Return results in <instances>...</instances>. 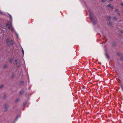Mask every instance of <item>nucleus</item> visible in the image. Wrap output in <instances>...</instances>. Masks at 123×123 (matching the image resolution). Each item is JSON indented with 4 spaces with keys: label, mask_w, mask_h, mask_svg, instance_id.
Returning <instances> with one entry per match:
<instances>
[{
    "label": "nucleus",
    "mask_w": 123,
    "mask_h": 123,
    "mask_svg": "<svg viewBox=\"0 0 123 123\" xmlns=\"http://www.w3.org/2000/svg\"><path fill=\"white\" fill-rule=\"evenodd\" d=\"M114 20H117V17H114Z\"/></svg>",
    "instance_id": "obj_11"
},
{
    "label": "nucleus",
    "mask_w": 123,
    "mask_h": 123,
    "mask_svg": "<svg viewBox=\"0 0 123 123\" xmlns=\"http://www.w3.org/2000/svg\"><path fill=\"white\" fill-rule=\"evenodd\" d=\"M18 99H17L16 100H15L16 102H17L18 101Z\"/></svg>",
    "instance_id": "obj_22"
},
{
    "label": "nucleus",
    "mask_w": 123,
    "mask_h": 123,
    "mask_svg": "<svg viewBox=\"0 0 123 123\" xmlns=\"http://www.w3.org/2000/svg\"><path fill=\"white\" fill-rule=\"evenodd\" d=\"M121 59L123 61V57H122L121 58Z\"/></svg>",
    "instance_id": "obj_25"
},
{
    "label": "nucleus",
    "mask_w": 123,
    "mask_h": 123,
    "mask_svg": "<svg viewBox=\"0 0 123 123\" xmlns=\"http://www.w3.org/2000/svg\"><path fill=\"white\" fill-rule=\"evenodd\" d=\"M105 55H106V57L108 59H109V55H108V54L107 53H105Z\"/></svg>",
    "instance_id": "obj_5"
},
{
    "label": "nucleus",
    "mask_w": 123,
    "mask_h": 123,
    "mask_svg": "<svg viewBox=\"0 0 123 123\" xmlns=\"http://www.w3.org/2000/svg\"><path fill=\"white\" fill-rule=\"evenodd\" d=\"M0 14H2V12L0 11Z\"/></svg>",
    "instance_id": "obj_24"
},
{
    "label": "nucleus",
    "mask_w": 123,
    "mask_h": 123,
    "mask_svg": "<svg viewBox=\"0 0 123 123\" xmlns=\"http://www.w3.org/2000/svg\"><path fill=\"white\" fill-rule=\"evenodd\" d=\"M20 117V116H19V115H18L17 117H16V118H15V121H16L17 120V119H18V118L19 117Z\"/></svg>",
    "instance_id": "obj_7"
},
{
    "label": "nucleus",
    "mask_w": 123,
    "mask_h": 123,
    "mask_svg": "<svg viewBox=\"0 0 123 123\" xmlns=\"http://www.w3.org/2000/svg\"><path fill=\"white\" fill-rule=\"evenodd\" d=\"M7 105H5V107L4 109V111H6L7 110Z\"/></svg>",
    "instance_id": "obj_4"
},
{
    "label": "nucleus",
    "mask_w": 123,
    "mask_h": 123,
    "mask_svg": "<svg viewBox=\"0 0 123 123\" xmlns=\"http://www.w3.org/2000/svg\"><path fill=\"white\" fill-rule=\"evenodd\" d=\"M102 1L103 2H105V0H102Z\"/></svg>",
    "instance_id": "obj_21"
},
{
    "label": "nucleus",
    "mask_w": 123,
    "mask_h": 123,
    "mask_svg": "<svg viewBox=\"0 0 123 123\" xmlns=\"http://www.w3.org/2000/svg\"><path fill=\"white\" fill-rule=\"evenodd\" d=\"M121 89H122V90L123 91V87L122 86L121 87Z\"/></svg>",
    "instance_id": "obj_27"
},
{
    "label": "nucleus",
    "mask_w": 123,
    "mask_h": 123,
    "mask_svg": "<svg viewBox=\"0 0 123 123\" xmlns=\"http://www.w3.org/2000/svg\"><path fill=\"white\" fill-rule=\"evenodd\" d=\"M26 104V102H25V103H24L23 104V106L25 105Z\"/></svg>",
    "instance_id": "obj_17"
},
{
    "label": "nucleus",
    "mask_w": 123,
    "mask_h": 123,
    "mask_svg": "<svg viewBox=\"0 0 123 123\" xmlns=\"http://www.w3.org/2000/svg\"><path fill=\"white\" fill-rule=\"evenodd\" d=\"M7 67V65H4V68H5L6 67Z\"/></svg>",
    "instance_id": "obj_19"
},
{
    "label": "nucleus",
    "mask_w": 123,
    "mask_h": 123,
    "mask_svg": "<svg viewBox=\"0 0 123 123\" xmlns=\"http://www.w3.org/2000/svg\"><path fill=\"white\" fill-rule=\"evenodd\" d=\"M5 97H6V96H4V97L5 98Z\"/></svg>",
    "instance_id": "obj_32"
},
{
    "label": "nucleus",
    "mask_w": 123,
    "mask_h": 123,
    "mask_svg": "<svg viewBox=\"0 0 123 123\" xmlns=\"http://www.w3.org/2000/svg\"><path fill=\"white\" fill-rule=\"evenodd\" d=\"M9 41V39H8L7 38L6 40V44L7 45V46H9V44H8Z\"/></svg>",
    "instance_id": "obj_3"
},
{
    "label": "nucleus",
    "mask_w": 123,
    "mask_h": 123,
    "mask_svg": "<svg viewBox=\"0 0 123 123\" xmlns=\"http://www.w3.org/2000/svg\"><path fill=\"white\" fill-rule=\"evenodd\" d=\"M15 63L17 64V60H16L15 62Z\"/></svg>",
    "instance_id": "obj_12"
},
{
    "label": "nucleus",
    "mask_w": 123,
    "mask_h": 123,
    "mask_svg": "<svg viewBox=\"0 0 123 123\" xmlns=\"http://www.w3.org/2000/svg\"><path fill=\"white\" fill-rule=\"evenodd\" d=\"M121 32L122 33V31H121Z\"/></svg>",
    "instance_id": "obj_33"
},
{
    "label": "nucleus",
    "mask_w": 123,
    "mask_h": 123,
    "mask_svg": "<svg viewBox=\"0 0 123 123\" xmlns=\"http://www.w3.org/2000/svg\"><path fill=\"white\" fill-rule=\"evenodd\" d=\"M89 15L90 16V19L92 21L93 25H95L96 24V22L94 20V18L91 15L90 12H89Z\"/></svg>",
    "instance_id": "obj_2"
},
{
    "label": "nucleus",
    "mask_w": 123,
    "mask_h": 123,
    "mask_svg": "<svg viewBox=\"0 0 123 123\" xmlns=\"http://www.w3.org/2000/svg\"><path fill=\"white\" fill-rule=\"evenodd\" d=\"M11 45H13V40H11L10 42Z\"/></svg>",
    "instance_id": "obj_6"
},
{
    "label": "nucleus",
    "mask_w": 123,
    "mask_h": 123,
    "mask_svg": "<svg viewBox=\"0 0 123 123\" xmlns=\"http://www.w3.org/2000/svg\"><path fill=\"white\" fill-rule=\"evenodd\" d=\"M13 60L12 59H10V60H9V62L10 63H12V61H13Z\"/></svg>",
    "instance_id": "obj_9"
},
{
    "label": "nucleus",
    "mask_w": 123,
    "mask_h": 123,
    "mask_svg": "<svg viewBox=\"0 0 123 123\" xmlns=\"http://www.w3.org/2000/svg\"><path fill=\"white\" fill-rule=\"evenodd\" d=\"M14 74H13L12 75V78H13L14 77Z\"/></svg>",
    "instance_id": "obj_18"
},
{
    "label": "nucleus",
    "mask_w": 123,
    "mask_h": 123,
    "mask_svg": "<svg viewBox=\"0 0 123 123\" xmlns=\"http://www.w3.org/2000/svg\"><path fill=\"white\" fill-rule=\"evenodd\" d=\"M23 93V92L22 91H20L19 94H21Z\"/></svg>",
    "instance_id": "obj_10"
},
{
    "label": "nucleus",
    "mask_w": 123,
    "mask_h": 123,
    "mask_svg": "<svg viewBox=\"0 0 123 123\" xmlns=\"http://www.w3.org/2000/svg\"><path fill=\"white\" fill-rule=\"evenodd\" d=\"M107 19L108 20H110L111 19V17L110 16H108L107 17Z\"/></svg>",
    "instance_id": "obj_8"
},
{
    "label": "nucleus",
    "mask_w": 123,
    "mask_h": 123,
    "mask_svg": "<svg viewBox=\"0 0 123 123\" xmlns=\"http://www.w3.org/2000/svg\"><path fill=\"white\" fill-rule=\"evenodd\" d=\"M121 5L123 6V3L121 4Z\"/></svg>",
    "instance_id": "obj_29"
},
{
    "label": "nucleus",
    "mask_w": 123,
    "mask_h": 123,
    "mask_svg": "<svg viewBox=\"0 0 123 123\" xmlns=\"http://www.w3.org/2000/svg\"><path fill=\"white\" fill-rule=\"evenodd\" d=\"M22 53H23V55H24V50H23V51H22Z\"/></svg>",
    "instance_id": "obj_26"
},
{
    "label": "nucleus",
    "mask_w": 123,
    "mask_h": 123,
    "mask_svg": "<svg viewBox=\"0 0 123 123\" xmlns=\"http://www.w3.org/2000/svg\"><path fill=\"white\" fill-rule=\"evenodd\" d=\"M6 26L8 27V28L9 29H11L12 31H14L17 36V38H18V34L14 30L13 28L12 27V24L11 22L9 21L7 23Z\"/></svg>",
    "instance_id": "obj_1"
},
{
    "label": "nucleus",
    "mask_w": 123,
    "mask_h": 123,
    "mask_svg": "<svg viewBox=\"0 0 123 123\" xmlns=\"http://www.w3.org/2000/svg\"><path fill=\"white\" fill-rule=\"evenodd\" d=\"M111 25V23L109 22V25Z\"/></svg>",
    "instance_id": "obj_20"
},
{
    "label": "nucleus",
    "mask_w": 123,
    "mask_h": 123,
    "mask_svg": "<svg viewBox=\"0 0 123 123\" xmlns=\"http://www.w3.org/2000/svg\"><path fill=\"white\" fill-rule=\"evenodd\" d=\"M111 6V5L110 4H108V7H110Z\"/></svg>",
    "instance_id": "obj_14"
},
{
    "label": "nucleus",
    "mask_w": 123,
    "mask_h": 123,
    "mask_svg": "<svg viewBox=\"0 0 123 123\" xmlns=\"http://www.w3.org/2000/svg\"><path fill=\"white\" fill-rule=\"evenodd\" d=\"M22 51H23V49L22 48Z\"/></svg>",
    "instance_id": "obj_31"
},
{
    "label": "nucleus",
    "mask_w": 123,
    "mask_h": 123,
    "mask_svg": "<svg viewBox=\"0 0 123 123\" xmlns=\"http://www.w3.org/2000/svg\"><path fill=\"white\" fill-rule=\"evenodd\" d=\"M8 15H9L11 19H12V17L9 14H8Z\"/></svg>",
    "instance_id": "obj_15"
},
{
    "label": "nucleus",
    "mask_w": 123,
    "mask_h": 123,
    "mask_svg": "<svg viewBox=\"0 0 123 123\" xmlns=\"http://www.w3.org/2000/svg\"><path fill=\"white\" fill-rule=\"evenodd\" d=\"M117 54L118 55H121V53H118Z\"/></svg>",
    "instance_id": "obj_16"
},
{
    "label": "nucleus",
    "mask_w": 123,
    "mask_h": 123,
    "mask_svg": "<svg viewBox=\"0 0 123 123\" xmlns=\"http://www.w3.org/2000/svg\"><path fill=\"white\" fill-rule=\"evenodd\" d=\"M24 84V81H22L20 82V84L21 85H23Z\"/></svg>",
    "instance_id": "obj_13"
},
{
    "label": "nucleus",
    "mask_w": 123,
    "mask_h": 123,
    "mask_svg": "<svg viewBox=\"0 0 123 123\" xmlns=\"http://www.w3.org/2000/svg\"><path fill=\"white\" fill-rule=\"evenodd\" d=\"M3 87V86L2 85H1V86H0V88H2Z\"/></svg>",
    "instance_id": "obj_23"
},
{
    "label": "nucleus",
    "mask_w": 123,
    "mask_h": 123,
    "mask_svg": "<svg viewBox=\"0 0 123 123\" xmlns=\"http://www.w3.org/2000/svg\"><path fill=\"white\" fill-rule=\"evenodd\" d=\"M111 8H112V9H113V6H112V7H111Z\"/></svg>",
    "instance_id": "obj_30"
},
{
    "label": "nucleus",
    "mask_w": 123,
    "mask_h": 123,
    "mask_svg": "<svg viewBox=\"0 0 123 123\" xmlns=\"http://www.w3.org/2000/svg\"><path fill=\"white\" fill-rule=\"evenodd\" d=\"M110 1H113V0H110Z\"/></svg>",
    "instance_id": "obj_28"
}]
</instances>
